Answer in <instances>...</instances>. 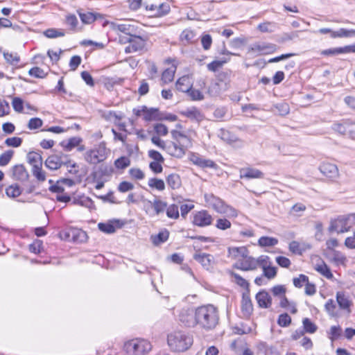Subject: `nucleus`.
<instances>
[{
  "mask_svg": "<svg viewBox=\"0 0 355 355\" xmlns=\"http://www.w3.org/2000/svg\"><path fill=\"white\" fill-rule=\"evenodd\" d=\"M302 324L303 330L306 333L314 334L318 329L317 325L308 318H305L302 320Z\"/></svg>",
  "mask_w": 355,
  "mask_h": 355,
  "instance_id": "39",
  "label": "nucleus"
},
{
  "mask_svg": "<svg viewBox=\"0 0 355 355\" xmlns=\"http://www.w3.org/2000/svg\"><path fill=\"white\" fill-rule=\"evenodd\" d=\"M230 58H222L219 60H214L207 64V69L210 71L216 72L219 68L222 67L224 64L227 63Z\"/></svg>",
  "mask_w": 355,
  "mask_h": 355,
  "instance_id": "42",
  "label": "nucleus"
},
{
  "mask_svg": "<svg viewBox=\"0 0 355 355\" xmlns=\"http://www.w3.org/2000/svg\"><path fill=\"white\" fill-rule=\"evenodd\" d=\"M3 57L6 62L10 64L15 65L20 61V58L17 53L4 52Z\"/></svg>",
  "mask_w": 355,
  "mask_h": 355,
  "instance_id": "49",
  "label": "nucleus"
},
{
  "mask_svg": "<svg viewBox=\"0 0 355 355\" xmlns=\"http://www.w3.org/2000/svg\"><path fill=\"white\" fill-rule=\"evenodd\" d=\"M349 120L343 121L341 123H335L332 125V129L343 135L347 136Z\"/></svg>",
  "mask_w": 355,
  "mask_h": 355,
  "instance_id": "38",
  "label": "nucleus"
},
{
  "mask_svg": "<svg viewBox=\"0 0 355 355\" xmlns=\"http://www.w3.org/2000/svg\"><path fill=\"white\" fill-rule=\"evenodd\" d=\"M315 269L326 278L329 279L333 278V274L331 273L330 268L323 261H321V263L317 264Z\"/></svg>",
  "mask_w": 355,
  "mask_h": 355,
  "instance_id": "33",
  "label": "nucleus"
},
{
  "mask_svg": "<svg viewBox=\"0 0 355 355\" xmlns=\"http://www.w3.org/2000/svg\"><path fill=\"white\" fill-rule=\"evenodd\" d=\"M355 35V30H347L345 28H340L338 31H334L331 33V37L336 38V37H349Z\"/></svg>",
  "mask_w": 355,
  "mask_h": 355,
  "instance_id": "37",
  "label": "nucleus"
},
{
  "mask_svg": "<svg viewBox=\"0 0 355 355\" xmlns=\"http://www.w3.org/2000/svg\"><path fill=\"white\" fill-rule=\"evenodd\" d=\"M180 92L187 93L192 101H202L204 99V95L198 90L192 88V85H187L185 87H180Z\"/></svg>",
  "mask_w": 355,
  "mask_h": 355,
  "instance_id": "24",
  "label": "nucleus"
},
{
  "mask_svg": "<svg viewBox=\"0 0 355 355\" xmlns=\"http://www.w3.org/2000/svg\"><path fill=\"white\" fill-rule=\"evenodd\" d=\"M152 349V345L146 340L135 338L124 344V349L130 355H146Z\"/></svg>",
  "mask_w": 355,
  "mask_h": 355,
  "instance_id": "5",
  "label": "nucleus"
},
{
  "mask_svg": "<svg viewBox=\"0 0 355 355\" xmlns=\"http://www.w3.org/2000/svg\"><path fill=\"white\" fill-rule=\"evenodd\" d=\"M180 114L193 121L201 122L204 120L205 116L202 112L196 107H188L180 112Z\"/></svg>",
  "mask_w": 355,
  "mask_h": 355,
  "instance_id": "13",
  "label": "nucleus"
},
{
  "mask_svg": "<svg viewBox=\"0 0 355 355\" xmlns=\"http://www.w3.org/2000/svg\"><path fill=\"white\" fill-rule=\"evenodd\" d=\"M190 159L195 165L202 168H211L216 169L218 167V165L214 161L205 159L202 157H200L198 155L193 154Z\"/></svg>",
  "mask_w": 355,
  "mask_h": 355,
  "instance_id": "17",
  "label": "nucleus"
},
{
  "mask_svg": "<svg viewBox=\"0 0 355 355\" xmlns=\"http://www.w3.org/2000/svg\"><path fill=\"white\" fill-rule=\"evenodd\" d=\"M205 199L206 202L218 213L227 214L232 217L237 216V211L234 207L225 204L222 199L214 194H205Z\"/></svg>",
  "mask_w": 355,
  "mask_h": 355,
  "instance_id": "4",
  "label": "nucleus"
},
{
  "mask_svg": "<svg viewBox=\"0 0 355 355\" xmlns=\"http://www.w3.org/2000/svg\"><path fill=\"white\" fill-rule=\"evenodd\" d=\"M98 229L106 234H113L116 231V228L112 223H99L98 224Z\"/></svg>",
  "mask_w": 355,
  "mask_h": 355,
  "instance_id": "53",
  "label": "nucleus"
},
{
  "mask_svg": "<svg viewBox=\"0 0 355 355\" xmlns=\"http://www.w3.org/2000/svg\"><path fill=\"white\" fill-rule=\"evenodd\" d=\"M196 33L191 29H185L180 34V38L184 45L191 44L195 41Z\"/></svg>",
  "mask_w": 355,
  "mask_h": 355,
  "instance_id": "30",
  "label": "nucleus"
},
{
  "mask_svg": "<svg viewBox=\"0 0 355 355\" xmlns=\"http://www.w3.org/2000/svg\"><path fill=\"white\" fill-rule=\"evenodd\" d=\"M13 178L19 181L24 182L28 179L29 175L23 164H17L12 168Z\"/></svg>",
  "mask_w": 355,
  "mask_h": 355,
  "instance_id": "22",
  "label": "nucleus"
},
{
  "mask_svg": "<svg viewBox=\"0 0 355 355\" xmlns=\"http://www.w3.org/2000/svg\"><path fill=\"white\" fill-rule=\"evenodd\" d=\"M66 24L70 26L71 30H76L78 21L75 15H69L66 16Z\"/></svg>",
  "mask_w": 355,
  "mask_h": 355,
  "instance_id": "61",
  "label": "nucleus"
},
{
  "mask_svg": "<svg viewBox=\"0 0 355 355\" xmlns=\"http://www.w3.org/2000/svg\"><path fill=\"white\" fill-rule=\"evenodd\" d=\"M220 137L222 140L228 144H234L240 141V139L230 131L221 129L220 132Z\"/></svg>",
  "mask_w": 355,
  "mask_h": 355,
  "instance_id": "31",
  "label": "nucleus"
},
{
  "mask_svg": "<svg viewBox=\"0 0 355 355\" xmlns=\"http://www.w3.org/2000/svg\"><path fill=\"white\" fill-rule=\"evenodd\" d=\"M201 44L204 50L210 49L212 44V37L209 34H203L200 38Z\"/></svg>",
  "mask_w": 355,
  "mask_h": 355,
  "instance_id": "55",
  "label": "nucleus"
},
{
  "mask_svg": "<svg viewBox=\"0 0 355 355\" xmlns=\"http://www.w3.org/2000/svg\"><path fill=\"white\" fill-rule=\"evenodd\" d=\"M12 105L13 109L17 112H22L24 110V102L23 100L19 97H15L12 99Z\"/></svg>",
  "mask_w": 355,
  "mask_h": 355,
  "instance_id": "62",
  "label": "nucleus"
},
{
  "mask_svg": "<svg viewBox=\"0 0 355 355\" xmlns=\"http://www.w3.org/2000/svg\"><path fill=\"white\" fill-rule=\"evenodd\" d=\"M239 176L241 179H261L264 178V174L259 169L247 167L240 169Z\"/></svg>",
  "mask_w": 355,
  "mask_h": 355,
  "instance_id": "14",
  "label": "nucleus"
},
{
  "mask_svg": "<svg viewBox=\"0 0 355 355\" xmlns=\"http://www.w3.org/2000/svg\"><path fill=\"white\" fill-rule=\"evenodd\" d=\"M98 152L96 150L91 149L87 151L85 154V159L87 162L91 164H96L102 162L98 155Z\"/></svg>",
  "mask_w": 355,
  "mask_h": 355,
  "instance_id": "32",
  "label": "nucleus"
},
{
  "mask_svg": "<svg viewBox=\"0 0 355 355\" xmlns=\"http://www.w3.org/2000/svg\"><path fill=\"white\" fill-rule=\"evenodd\" d=\"M288 249L293 254L298 255H302L305 251V248H302L300 243L296 241H293L289 243Z\"/></svg>",
  "mask_w": 355,
  "mask_h": 355,
  "instance_id": "46",
  "label": "nucleus"
},
{
  "mask_svg": "<svg viewBox=\"0 0 355 355\" xmlns=\"http://www.w3.org/2000/svg\"><path fill=\"white\" fill-rule=\"evenodd\" d=\"M83 141L80 137H73L69 139L67 141H62L60 144L67 151H71L75 147H77Z\"/></svg>",
  "mask_w": 355,
  "mask_h": 355,
  "instance_id": "28",
  "label": "nucleus"
},
{
  "mask_svg": "<svg viewBox=\"0 0 355 355\" xmlns=\"http://www.w3.org/2000/svg\"><path fill=\"white\" fill-rule=\"evenodd\" d=\"M167 342L173 351L184 352L191 346L193 338L185 332L178 331L168 334Z\"/></svg>",
  "mask_w": 355,
  "mask_h": 355,
  "instance_id": "3",
  "label": "nucleus"
},
{
  "mask_svg": "<svg viewBox=\"0 0 355 355\" xmlns=\"http://www.w3.org/2000/svg\"><path fill=\"white\" fill-rule=\"evenodd\" d=\"M336 301L339 307L343 310L349 309L352 304L349 297L345 295L344 292L341 291L337 292Z\"/></svg>",
  "mask_w": 355,
  "mask_h": 355,
  "instance_id": "27",
  "label": "nucleus"
},
{
  "mask_svg": "<svg viewBox=\"0 0 355 355\" xmlns=\"http://www.w3.org/2000/svg\"><path fill=\"white\" fill-rule=\"evenodd\" d=\"M148 184L150 188L156 189L158 191H163L165 189V183L163 180L156 178H150Z\"/></svg>",
  "mask_w": 355,
  "mask_h": 355,
  "instance_id": "40",
  "label": "nucleus"
},
{
  "mask_svg": "<svg viewBox=\"0 0 355 355\" xmlns=\"http://www.w3.org/2000/svg\"><path fill=\"white\" fill-rule=\"evenodd\" d=\"M73 202V204L80 205L89 209H94L95 207L94 201L90 198L86 196H83L78 200H74Z\"/></svg>",
  "mask_w": 355,
  "mask_h": 355,
  "instance_id": "41",
  "label": "nucleus"
},
{
  "mask_svg": "<svg viewBox=\"0 0 355 355\" xmlns=\"http://www.w3.org/2000/svg\"><path fill=\"white\" fill-rule=\"evenodd\" d=\"M43 121L41 119L35 117L29 120L28 128L30 130H35L42 126Z\"/></svg>",
  "mask_w": 355,
  "mask_h": 355,
  "instance_id": "64",
  "label": "nucleus"
},
{
  "mask_svg": "<svg viewBox=\"0 0 355 355\" xmlns=\"http://www.w3.org/2000/svg\"><path fill=\"white\" fill-rule=\"evenodd\" d=\"M28 73L30 76L37 78H44L47 74L42 69L38 67L31 68L29 70Z\"/></svg>",
  "mask_w": 355,
  "mask_h": 355,
  "instance_id": "56",
  "label": "nucleus"
},
{
  "mask_svg": "<svg viewBox=\"0 0 355 355\" xmlns=\"http://www.w3.org/2000/svg\"><path fill=\"white\" fill-rule=\"evenodd\" d=\"M256 300L261 308L268 309L272 304V298L268 293L264 290L259 291L256 295Z\"/></svg>",
  "mask_w": 355,
  "mask_h": 355,
  "instance_id": "18",
  "label": "nucleus"
},
{
  "mask_svg": "<svg viewBox=\"0 0 355 355\" xmlns=\"http://www.w3.org/2000/svg\"><path fill=\"white\" fill-rule=\"evenodd\" d=\"M14 155V151L12 150H8L2 153L0 155V166H6L12 159Z\"/></svg>",
  "mask_w": 355,
  "mask_h": 355,
  "instance_id": "52",
  "label": "nucleus"
},
{
  "mask_svg": "<svg viewBox=\"0 0 355 355\" xmlns=\"http://www.w3.org/2000/svg\"><path fill=\"white\" fill-rule=\"evenodd\" d=\"M130 164V160L128 157L122 156L114 162V165L116 168L119 169H124L129 166Z\"/></svg>",
  "mask_w": 355,
  "mask_h": 355,
  "instance_id": "51",
  "label": "nucleus"
},
{
  "mask_svg": "<svg viewBox=\"0 0 355 355\" xmlns=\"http://www.w3.org/2000/svg\"><path fill=\"white\" fill-rule=\"evenodd\" d=\"M241 311L245 315H250L253 311V306L250 297V291H245L242 295Z\"/></svg>",
  "mask_w": 355,
  "mask_h": 355,
  "instance_id": "19",
  "label": "nucleus"
},
{
  "mask_svg": "<svg viewBox=\"0 0 355 355\" xmlns=\"http://www.w3.org/2000/svg\"><path fill=\"white\" fill-rule=\"evenodd\" d=\"M252 50L258 51L261 54H270L277 50V45L271 43H262L254 44Z\"/></svg>",
  "mask_w": 355,
  "mask_h": 355,
  "instance_id": "23",
  "label": "nucleus"
},
{
  "mask_svg": "<svg viewBox=\"0 0 355 355\" xmlns=\"http://www.w3.org/2000/svg\"><path fill=\"white\" fill-rule=\"evenodd\" d=\"M166 215L170 218L177 219L179 218L178 205L173 204L166 207Z\"/></svg>",
  "mask_w": 355,
  "mask_h": 355,
  "instance_id": "54",
  "label": "nucleus"
},
{
  "mask_svg": "<svg viewBox=\"0 0 355 355\" xmlns=\"http://www.w3.org/2000/svg\"><path fill=\"white\" fill-rule=\"evenodd\" d=\"M278 243V239L274 237L261 236L258 240V244L261 247H272Z\"/></svg>",
  "mask_w": 355,
  "mask_h": 355,
  "instance_id": "36",
  "label": "nucleus"
},
{
  "mask_svg": "<svg viewBox=\"0 0 355 355\" xmlns=\"http://www.w3.org/2000/svg\"><path fill=\"white\" fill-rule=\"evenodd\" d=\"M231 275L234 278L235 283L239 286L245 289V291H250V284L244 278L239 274L232 272Z\"/></svg>",
  "mask_w": 355,
  "mask_h": 355,
  "instance_id": "45",
  "label": "nucleus"
},
{
  "mask_svg": "<svg viewBox=\"0 0 355 355\" xmlns=\"http://www.w3.org/2000/svg\"><path fill=\"white\" fill-rule=\"evenodd\" d=\"M213 218L206 210L196 212L193 214L192 223L198 227H206L212 224Z\"/></svg>",
  "mask_w": 355,
  "mask_h": 355,
  "instance_id": "10",
  "label": "nucleus"
},
{
  "mask_svg": "<svg viewBox=\"0 0 355 355\" xmlns=\"http://www.w3.org/2000/svg\"><path fill=\"white\" fill-rule=\"evenodd\" d=\"M353 223L349 214L340 216L336 219L331 220L329 227V232H337L338 234L349 232Z\"/></svg>",
  "mask_w": 355,
  "mask_h": 355,
  "instance_id": "6",
  "label": "nucleus"
},
{
  "mask_svg": "<svg viewBox=\"0 0 355 355\" xmlns=\"http://www.w3.org/2000/svg\"><path fill=\"white\" fill-rule=\"evenodd\" d=\"M169 232L165 230L159 232L156 236L153 237V242L155 245H159L166 241L168 239Z\"/></svg>",
  "mask_w": 355,
  "mask_h": 355,
  "instance_id": "47",
  "label": "nucleus"
},
{
  "mask_svg": "<svg viewBox=\"0 0 355 355\" xmlns=\"http://www.w3.org/2000/svg\"><path fill=\"white\" fill-rule=\"evenodd\" d=\"M114 31H120L126 35L132 36L137 32V29L133 24H113Z\"/></svg>",
  "mask_w": 355,
  "mask_h": 355,
  "instance_id": "25",
  "label": "nucleus"
},
{
  "mask_svg": "<svg viewBox=\"0 0 355 355\" xmlns=\"http://www.w3.org/2000/svg\"><path fill=\"white\" fill-rule=\"evenodd\" d=\"M319 169L320 172L327 178L330 179L336 178L338 176V169L336 165L331 163H322Z\"/></svg>",
  "mask_w": 355,
  "mask_h": 355,
  "instance_id": "16",
  "label": "nucleus"
},
{
  "mask_svg": "<svg viewBox=\"0 0 355 355\" xmlns=\"http://www.w3.org/2000/svg\"><path fill=\"white\" fill-rule=\"evenodd\" d=\"M196 326L209 331L216 327L219 317L217 309L211 305H204L196 308Z\"/></svg>",
  "mask_w": 355,
  "mask_h": 355,
  "instance_id": "1",
  "label": "nucleus"
},
{
  "mask_svg": "<svg viewBox=\"0 0 355 355\" xmlns=\"http://www.w3.org/2000/svg\"><path fill=\"white\" fill-rule=\"evenodd\" d=\"M143 118L146 121H162L163 113H161L157 108H148L146 107Z\"/></svg>",
  "mask_w": 355,
  "mask_h": 355,
  "instance_id": "20",
  "label": "nucleus"
},
{
  "mask_svg": "<svg viewBox=\"0 0 355 355\" xmlns=\"http://www.w3.org/2000/svg\"><path fill=\"white\" fill-rule=\"evenodd\" d=\"M165 150L170 155L177 158L182 157L186 153L183 148L178 145V142L175 140L168 142Z\"/></svg>",
  "mask_w": 355,
  "mask_h": 355,
  "instance_id": "15",
  "label": "nucleus"
},
{
  "mask_svg": "<svg viewBox=\"0 0 355 355\" xmlns=\"http://www.w3.org/2000/svg\"><path fill=\"white\" fill-rule=\"evenodd\" d=\"M291 321L292 320L291 316L288 313H284L279 315L277 324L281 327H286L291 324Z\"/></svg>",
  "mask_w": 355,
  "mask_h": 355,
  "instance_id": "48",
  "label": "nucleus"
},
{
  "mask_svg": "<svg viewBox=\"0 0 355 355\" xmlns=\"http://www.w3.org/2000/svg\"><path fill=\"white\" fill-rule=\"evenodd\" d=\"M274 107L277 110L278 113L281 116H286L290 112V106L286 102H281L277 103Z\"/></svg>",
  "mask_w": 355,
  "mask_h": 355,
  "instance_id": "50",
  "label": "nucleus"
},
{
  "mask_svg": "<svg viewBox=\"0 0 355 355\" xmlns=\"http://www.w3.org/2000/svg\"><path fill=\"white\" fill-rule=\"evenodd\" d=\"M171 134L172 139L177 141L178 142V145L180 146L185 152L188 148L192 146L191 139L182 132L176 130H171Z\"/></svg>",
  "mask_w": 355,
  "mask_h": 355,
  "instance_id": "12",
  "label": "nucleus"
},
{
  "mask_svg": "<svg viewBox=\"0 0 355 355\" xmlns=\"http://www.w3.org/2000/svg\"><path fill=\"white\" fill-rule=\"evenodd\" d=\"M79 17L83 24H89L94 22L96 19V15L90 12H78Z\"/></svg>",
  "mask_w": 355,
  "mask_h": 355,
  "instance_id": "44",
  "label": "nucleus"
},
{
  "mask_svg": "<svg viewBox=\"0 0 355 355\" xmlns=\"http://www.w3.org/2000/svg\"><path fill=\"white\" fill-rule=\"evenodd\" d=\"M166 183L172 189H179L182 185L180 177L177 173H171L166 177Z\"/></svg>",
  "mask_w": 355,
  "mask_h": 355,
  "instance_id": "29",
  "label": "nucleus"
},
{
  "mask_svg": "<svg viewBox=\"0 0 355 355\" xmlns=\"http://www.w3.org/2000/svg\"><path fill=\"white\" fill-rule=\"evenodd\" d=\"M196 309H182L178 315V320L183 325L188 327L196 326Z\"/></svg>",
  "mask_w": 355,
  "mask_h": 355,
  "instance_id": "8",
  "label": "nucleus"
},
{
  "mask_svg": "<svg viewBox=\"0 0 355 355\" xmlns=\"http://www.w3.org/2000/svg\"><path fill=\"white\" fill-rule=\"evenodd\" d=\"M63 158H67V155L62 153L60 155H51L46 159L45 166L51 170H56L60 168L62 165H65L67 167L71 168L77 167V164L75 162L71 163V161H63Z\"/></svg>",
  "mask_w": 355,
  "mask_h": 355,
  "instance_id": "7",
  "label": "nucleus"
},
{
  "mask_svg": "<svg viewBox=\"0 0 355 355\" xmlns=\"http://www.w3.org/2000/svg\"><path fill=\"white\" fill-rule=\"evenodd\" d=\"M22 144V139L17 137H9L5 140V144L7 146L14 148L19 147Z\"/></svg>",
  "mask_w": 355,
  "mask_h": 355,
  "instance_id": "58",
  "label": "nucleus"
},
{
  "mask_svg": "<svg viewBox=\"0 0 355 355\" xmlns=\"http://www.w3.org/2000/svg\"><path fill=\"white\" fill-rule=\"evenodd\" d=\"M146 9L150 11L153 16L162 17L170 11V6L168 3H146Z\"/></svg>",
  "mask_w": 355,
  "mask_h": 355,
  "instance_id": "9",
  "label": "nucleus"
},
{
  "mask_svg": "<svg viewBox=\"0 0 355 355\" xmlns=\"http://www.w3.org/2000/svg\"><path fill=\"white\" fill-rule=\"evenodd\" d=\"M193 259L198 261L203 268L209 270L214 262V257L212 255L207 253L195 254Z\"/></svg>",
  "mask_w": 355,
  "mask_h": 355,
  "instance_id": "21",
  "label": "nucleus"
},
{
  "mask_svg": "<svg viewBox=\"0 0 355 355\" xmlns=\"http://www.w3.org/2000/svg\"><path fill=\"white\" fill-rule=\"evenodd\" d=\"M27 159L32 168L38 169V166H42V155L36 152L32 151L27 154Z\"/></svg>",
  "mask_w": 355,
  "mask_h": 355,
  "instance_id": "26",
  "label": "nucleus"
},
{
  "mask_svg": "<svg viewBox=\"0 0 355 355\" xmlns=\"http://www.w3.org/2000/svg\"><path fill=\"white\" fill-rule=\"evenodd\" d=\"M228 252L230 256L237 259L234 268L243 271L253 270L257 268V261L248 256V250L245 247L230 248Z\"/></svg>",
  "mask_w": 355,
  "mask_h": 355,
  "instance_id": "2",
  "label": "nucleus"
},
{
  "mask_svg": "<svg viewBox=\"0 0 355 355\" xmlns=\"http://www.w3.org/2000/svg\"><path fill=\"white\" fill-rule=\"evenodd\" d=\"M324 309L325 311L328 313V314L330 315L331 316H335L336 315V304L334 300H328L324 305Z\"/></svg>",
  "mask_w": 355,
  "mask_h": 355,
  "instance_id": "57",
  "label": "nucleus"
},
{
  "mask_svg": "<svg viewBox=\"0 0 355 355\" xmlns=\"http://www.w3.org/2000/svg\"><path fill=\"white\" fill-rule=\"evenodd\" d=\"M130 44L125 48L126 53H135L141 51L146 46V40L136 35H133Z\"/></svg>",
  "mask_w": 355,
  "mask_h": 355,
  "instance_id": "11",
  "label": "nucleus"
},
{
  "mask_svg": "<svg viewBox=\"0 0 355 355\" xmlns=\"http://www.w3.org/2000/svg\"><path fill=\"white\" fill-rule=\"evenodd\" d=\"M72 239L74 241L83 243L85 242L87 239L86 232L80 229H73L71 230Z\"/></svg>",
  "mask_w": 355,
  "mask_h": 355,
  "instance_id": "35",
  "label": "nucleus"
},
{
  "mask_svg": "<svg viewBox=\"0 0 355 355\" xmlns=\"http://www.w3.org/2000/svg\"><path fill=\"white\" fill-rule=\"evenodd\" d=\"M153 216L163 213L167 207V203L159 199L153 201Z\"/></svg>",
  "mask_w": 355,
  "mask_h": 355,
  "instance_id": "34",
  "label": "nucleus"
},
{
  "mask_svg": "<svg viewBox=\"0 0 355 355\" xmlns=\"http://www.w3.org/2000/svg\"><path fill=\"white\" fill-rule=\"evenodd\" d=\"M22 191L18 184H14L6 188V193L10 198H16L21 193Z\"/></svg>",
  "mask_w": 355,
  "mask_h": 355,
  "instance_id": "43",
  "label": "nucleus"
},
{
  "mask_svg": "<svg viewBox=\"0 0 355 355\" xmlns=\"http://www.w3.org/2000/svg\"><path fill=\"white\" fill-rule=\"evenodd\" d=\"M293 281L295 287L302 288L304 284H306V283L309 281V277L305 275L301 274L298 277L293 278Z\"/></svg>",
  "mask_w": 355,
  "mask_h": 355,
  "instance_id": "63",
  "label": "nucleus"
},
{
  "mask_svg": "<svg viewBox=\"0 0 355 355\" xmlns=\"http://www.w3.org/2000/svg\"><path fill=\"white\" fill-rule=\"evenodd\" d=\"M174 73H175V70L171 69H166L162 73V80L165 83H170L173 80Z\"/></svg>",
  "mask_w": 355,
  "mask_h": 355,
  "instance_id": "60",
  "label": "nucleus"
},
{
  "mask_svg": "<svg viewBox=\"0 0 355 355\" xmlns=\"http://www.w3.org/2000/svg\"><path fill=\"white\" fill-rule=\"evenodd\" d=\"M263 275L268 279H273L277 275V269L275 267L263 266Z\"/></svg>",
  "mask_w": 355,
  "mask_h": 355,
  "instance_id": "59",
  "label": "nucleus"
}]
</instances>
